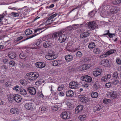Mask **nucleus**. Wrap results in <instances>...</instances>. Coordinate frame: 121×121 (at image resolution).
<instances>
[{
	"label": "nucleus",
	"mask_w": 121,
	"mask_h": 121,
	"mask_svg": "<svg viewBox=\"0 0 121 121\" xmlns=\"http://www.w3.org/2000/svg\"><path fill=\"white\" fill-rule=\"evenodd\" d=\"M20 88H19V86L17 85L15 86V87L13 88V90H15L16 91H19Z\"/></svg>",
	"instance_id": "nucleus-45"
},
{
	"label": "nucleus",
	"mask_w": 121,
	"mask_h": 121,
	"mask_svg": "<svg viewBox=\"0 0 121 121\" xmlns=\"http://www.w3.org/2000/svg\"><path fill=\"white\" fill-rule=\"evenodd\" d=\"M70 116V114L69 113L68 115V113L66 112H63L60 114L61 117L64 119H69Z\"/></svg>",
	"instance_id": "nucleus-1"
},
{
	"label": "nucleus",
	"mask_w": 121,
	"mask_h": 121,
	"mask_svg": "<svg viewBox=\"0 0 121 121\" xmlns=\"http://www.w3.org/2000/svg\"><path fill=\"white\" fill-rule=\"evenodd\" d=\"M51 44V42L47 41L45 42V43L43 44V46L44 47L47 48L49 47Z\"/></svg>",
	"instance_id": "nucleus-22"
},
{
	"label": "nucleus",
	"mask_w": 121,
	"mask_h": 121,
	"mask_svg": "<svg viewBox=\"0 0 121 121\" xmlns=\"http://www.w3.org/2000/svg\"><path fill=\"white\" fill-rule=\"evenodd\" d=\"M108 55L107 54H106V53L105 54L101 55L100 57L101 58H103L104 57H106Z\"/></svg>",
	"instance_id": "nucleus-62"
},
{
	"label": "nucleus",
	"mask_w": 121,
	"mask_h": 121,
	"mask_svg": "<svg viewBox=\"0 0 121 121\" xmlns=\"http://www.w3.org/2000/svg\"><path fill=\"white\" fill-rule=\"evenodd\" d=\"M117 63L119 65H121V60L119 58H117L116 60Z\"/></svg>",
	"instance_id": "nucleus-59"
},
{
	"label": "nucleus",
	"mask_w": 121,
	"mask_h": 121,
	"mask_svg": "<svg viewBox=\"0 0 121 121\" xmlns=\"http://www.w3.org/2000/svg\"><path fill=\"white\" fill-rule=\"evenodd\" d=\"M102 71V69L100 68L96 69L93 72V75L95 77H97L100 75Z\"/></svg>",
	"instance_id": "nucleus-5"
},
{
	"label": "nucleus",
	"mask_w": 121,
	"mask_h": 121,
	"mask_svg": "<svg viewBox=\"0 0 121 121\" xmlns=\"http://www.w3.org/2000/svg\"><path fill=\"white\" fill-rule=\"evenodd\" d=\"M83 106L81 105H78L76 108L75 113L77 114L82 111L83 110Z\"/></svg>",
	"instance_id": "nucleus-7"
},
{
	"label": "nucleus",
	"mask_w": 121,
	"mask_h": 121,
	"mask_svg": "<svg viewBox=\"0 0 121 121\" xmlns=\"http://www.w3.org/2000/svg\"><path fill=\"white\" fill-rule=\"evenodd\" d=\"M45 58L49 60H52L56 58V57L51 54H48L45 56Z\"/></svg>",
	"instance_id": "nucleus-10"
},
{
	"label": "nucleus",
	"mask_w": 121,
	"mask_h": 121,
	"mask_svg": "<svg viewBox=\"0 0 121 121\" xmlns=\"http://www.w3.org/2000/svg\"><path fill=\"white\" fill-rule=\"evenodd\" d=\"M80 37L81 38H85L86 37V36L85 35V34H84L83 33H82L80 34Z\"/></svg>",
	"instance_id": "nucleus-55"
},
{
	"label": "nucleus",
	"mask_w": 121,
	"mask_h": 121,
	"mask_svg": "<svg viewBox=\"0 0 121 121\" xmlns=\"http://www.w3.org/2000/svg\"><path fill=\"white\" fill-rule=\"evenodd\" d=\"M93 52L95 54H99L100 53V51L98 48H96L94 49L93 50Z\"/></svg>",
	"instance_id": "nucleus-34"
},
{
	"label": "nucleus",
	"mask_w": 121,
	"mask_h": 121,
	"mask_svg": "<svg viewBox=\"0 0 121 121\" xmlns=\"http://www.w3.org/2000/svg\"><path fill=\"white\" fill-rule=\"evenodd\" d=\"M23 38V37L21 36L18 37L17 38V39L15 40V42H17L19 41L22 39Z\"/></svg>",
	"instance_id": "nucleus-56"
},
{
	"label": "nucleus",
	"mask_w": 121,
	"mask_h": 121,
	"mask_svg": "<svg viewBox=\"0 0 121 121\" xmlns=\"http://www.w3.org/2000/svg\"><path fill=\"white\" fill-rule=\"evenodd\" d=\"M74 95V93L72 90H69L67 91L66 96L68 97H72Z\"/></svg>",
	"instance_id": "nucleus-21"
},
{
	"label": "nucleus",
	"mask_w": 121,
	"mask_h": 121,
	"mask_svg": "<svg viewBox=\"0 0 121 121\" xmlns=\"http://www.w3.org/2000/svg\"><path fill=\"white\" fill-rule=\"evenodd\" d=\"M20 83L23 85H25L27 84V82L25 80H22L20 81Z\"/></svg>",
	"instance_id": "nucleus-37"
},
{
	"label": "nucleus",
	"mask_w": 121,
	"mask_h": 121,
	"mask_svg": "<svg viewBox=\"0 0 121 121\" xmlns=\"http://www.w3.org/2000/svg\"><path fill=\"white\" fill-rule=\"evenodd\" d=\"M32 33L31 30L28 29L26 30L25 31V33L26 35H29L32 34Z\"/></svg>",
	"instance_id": "nucleus-29"
},
{
	"label": "nucleus",
	"mask_w": 121,
	"mask_h": 121,
	"mask_svg": "<svg viewBox=\"0 0 121 121\" xmlns=\"http://www.w3.org/2000/svg\"><path fill=\"white\" fill-rule=\"evenodd\" d=\"M113 77L115 78H117L118 77V75L117 72H115L113 73Z\"/></svg>",
	"instance_id": "nucleus-53"
},
{
	"label": "nucleus",
	"mask_w": 121,
	"mask_h": 121,
	"mask_svg": "<svg viewBox=\"0 0 121 121\" xmlns=\"http://www.w3.org/2000/svg\"><path fill=\"white\" fill-rule=\"evenodd\" d=\"M67 35L65 34L60 35L58 39V41L60 43H63L65 41L67 38Z\"/></svg>",
	"instance_id": "nucleus-2"
},
{
	"label": "nucleus",
	"mask_w": 121,
	"mask_h": 121,
	"mask_svg": "<svg viewBox=\"0 0 121 121\" xmlns=\"http://www.w3.org/2000/svg\"><path fill=\"white\" fill-rule=\"evenodd\" d=\"M78 68L79 70L82 71L87 69V67L86 65H83L82 66H79Z\"/></svg>",
	"instance_id": "nucleus-26"
},
{
	"label": "nucleus",
	"mask_w": 121,
	"mask_h": 121,
	"mask_svg": "<svg viewBox=\"0 0 121 121\" xmlns=\"http://www.w3.org/2000/svg\"><path fill=\"white\" fill-rule=\"evenodd\" d=\"M6 78H4L0 80V83H3L4 82H6Z\"/></svg>",
	"instance_id": "nucleus-60"
},
{
	"label": "nucleus",
	"mask_w": 121,
	"mask_h": 121,
	"mask_svg": "<svg viewBox=\"0 0 121 121\" xmlns=\"http://www.w3.org/2000/svg\"><path fill=\"white\" fill-rule=\"evenodd\" d=\"M107 32V33H105L104 34V35H103L104 36H105V35H108V34H109V30H105V31L104 32Z\"/></svg>",
	"instance_id": "nucleus-61"
},
{
	"label": "nucleus",
	"mask_w": 121,
	"mask_h": 121,
	"mask_svg": "<svg viewBox=\"0 0 121 121\" xmlns=\"http://www.w3.org/2000/svg\"><path fill=\"white\" fill-rule=\"evenodd\" d=\"M20 58L22 59H24L27 57L26 55L23 54V53H21L19 55Z\"/></svg>",
	"instance_id": "nucleus-33"
},
{
	"label": "nucleus",
	"mask_w": 121,
	"mask_h": 121,
	"mask_svg": "<svg viewBox=\"0 0 121 121\" xmlns=\"http://www.w3.org/2000/svg\"><path fill=\"white\" fill-rule=\"evenodd\" d=\"M58 107L57 105H55L52 107V109L54 111H56L58 109Z\"/></svg>",
	"instance_id": "nucleus-41"
},
{
	"label": "nucleus",
	"mask_w": 121,
	"mask_h": 121,
	"mask_svg": "<svg viewBox=\"0 0 121 121\" xmlns=\"http://www.w3.org/2000/svg\"><path fill=\"white\" fill-rule=\"evenodd\" d=\"M96 11L95 9L93 10L92 11H91V17L94 16L95 14Z\"/></svg>",
	"instance_id": "nucleus-51"
},
{
	"label": "nucleus",
	"mask_w": 121,
	"mask_h": 121,
	"mask_svg": "<svg viewBox=\"0 0 121 121\" xmlns=\"http://www.w3.org/2000/svg\"><path fill=\"white\" fill-rule=\"evenodd\" d=\"M20 93L23 95H25L27 94V91L23 88H20L19 91Z\"/></svg>",
	"instance_id": "nucleus-25"
},
{
	"label": "nucleus",
	"mask_w": 121,
	"mask_h": 121,
	"mask_svg": "<svg viewBox=\"0 0 121 121\" xmlns=\"http://www.w3.org/2000/svg\"><path fill=\"white\" fill-rule=\"evenodd\" d=\"M119 10V9L118 8L113 7L111 9L110 11V13L112 14H115Z\"/></svg>",
	"instance_id": "nucleus-17"
},
{
	"label": "nucleus",
	"mask_w": 121,
	"mask_h": 121,
	"mask_svg": "<svg viewBox=\"0 0 121 121\" xmlns=\"http://www.w3.org/2000/svg\"><path fill=\"white\" fill-rule=\"evenodd\" d=\"M108 36L110 38H112L113 36H115V34L114 33L111 34L109 33V34H108Z\"/></svg>",
	"instance_id": "nucleus-57"
},
{
	"label": "nucleus",
	"mask_w": 121,
	"mask_h": 121,
	"mask_svg": "<svg viewBox=\"0 0 121 121\" xmlns=\"http://www.w3.org/2000/svg\"><path fill=\"white\" fill-rule=\"evenodd\" d=\"M73 29V28L72 26H69L66 28L65 30L66 31H69L72 30Z\"/></svg>",
	"instance_id": "nucleus-39"
},
{
	"label": "nucleus",
	"mask_w": 121,
	"mask_h": 121,
	"mask_svg": "<svg viewBox=\"0 0 121 121\" xmlns=\"http://www.w3.org/2000/svg\"><path fill=\"white\" fill-rule=\"evenodd\" d=\"M35 65L37 67L41 69L45 67L46 64L44 62H38L36 63Z\"/></svg>",
	"instance_id": "nucleus-9"
},
{
	"label": "nucleus",
	"mask_w": 121,
	"mask_h": 121,
	"mask_svg": "<svg viewBox=\"0 0 121 121\" xmlns=\"http://www.w3.org/2000/svg\"><path fill=\"white\" fill-rule=\"evenodd\" d=\"M25 107L28 110H32L33 107L32 104L30 103H27L25 104L24 105Z\"/></svg>",
	"instance_id": "nucleus-13"
},
{
	"label": "nucleus",
	"mask_w": 121,
	"mask_h": 121,
	"mask_svg": "<svg viewBox=\"0 0 121 121\" xmlns=\"http://www.w3.org/2000/svg\"><path fill=\"white\" fill-rule=\"evenodd\" d=\"M78 84V83L77 82H71L69 84V87L70 88L75 89L77 88Z\"/></svg>",
	"instance_id": "nucleus-3"
},
{
	"label": "nucleus",
	"mask_w": 121,
	"mask_h": 121,
	"mask_svg": "<svg viewBox=\"0 0 121 121\" xmlns=\"http://www.w3.org/2000/svg\"><path fill=\"white\" fill-rule=\"evenodd\" d=\"M98 96V94L97 92L91 93V97L93 98H96Z\"/></svg>",
	"instance_id": "nucleus-31"
},
{
	"label": "nucleus",
	"mask_w": 121,
	"mask_h": 121,
	"mask_svg": "<svg viewBox=\"0 0 121 121\" xmlns=\"http://www.w3.org/2000/svg\"><path fill=\"white\" fill-rule=\"evenodd\" d=\"M27 91L31 95H35L36 93L35 89L33 87H29L27 88Z\"/></svg>",
	"instance_id": "nucleus-6"
},
{
	"label": "nucleus",
	"mask_w": 121,
	"mask_h": 121,
	"mask_svg": "<svg viewBox=\"0 0 121 121\" xmlns=\"http://www.w3.org/2000/svg\"><path fill=\"white\" fill-rule=\"evenodd\" d=\"M98 25L94 21L91 22V30H94L96 28H97Z\"/></svg>",
	"instance_id": "nucleus-20"
},
{
	"label": "nucleus",
	"mask_w": 121,
	"mask_h": 121,
	"mask_svg": "<svg viewBox=\"0 0 121 121\" xmlns=\"http://www.w3.org/2000/svg\"><path fill=\"white\" fill-rule=\"evenodd\" d=\"M15 53L14 52H10L8 54V56L9 58L13 59L16 57Z\"/></svg>",
	"instance_id": "nucleus-24"
},
{
	"label": "nucleus",
	"mask_w": 121,
	"mask_h": 121,
	"mask_svg": "<svg viewBox=\"0 0 121 121\" xmlns=\"http://www.w3.org/2000/svg\"><path fill=\"white\" fill-rule=\"evenodd\" d=\"M101 63L103 66H107L109 64V62L108 60L105 59L102 60L101 62Z\"/></svg>",
	"instance_id": "nucleus-19"
},
{
	"label": "nucleus",
	"mask_w": 121,
	"mask_h": 121,
	"mask_svg": "<svg viewBox=\"0 0 121 121\" xmlns=\"http://www.w3.org/2000/svg\"><path fill=\"white\" fill-rule=\"evenodd\" d=\"M108 80L107 78V76H106L103 77L101 79V81L102 82H106Z\"/></svg>",
	"instance_id": "nucleus-50"
},
{
	"label": "nucleus",
	"mask_w": 121,
	"mask_h": 121,
	"mask_svg": "<svg viewBox=\"0 0 121 121\" xmlns=\"http://www.w3.org/2000/svg\"><path fill=\"white\" fill-rule=\"evenodd\" d=\"M31 73H27L26 74V75L25 76V79L28 80H32Z\"/></svg>",
	"instance_id": "nucleus-23"
},
{
	"label": "nucleus",
	"mask_w": 121,
	"mask_h": 121,
	"mask_svg": "<svg viewBox=\"0 0 121 121\" xmlns=\"http://www.w3.org/2000/svg\"><path fill=\"white\" fill-rule=\"evenodd\" d=\"M78 25H79L78 24H75L72 25V28H73V30H76L77 28H78Z\"/></svg>",
	"instance_id": "nucleus-49"
},
{
	"label": "nucleus",
	"mask_w": 121,
	"mask_h": 121,
	"mask_svg": "<svg viewBox=\"0 0 121 121\" xmlns=\"http://www.w3.org/2000/svg\"><path fill=\"white\" fill-rule=\"evenodd\" d=\"M112 85V83L111 82H109L106 83L105 86L106 87L109 88Z\"/></svg>",
	"instance_id": "nucleus-40"
},
{
	"label": "nucleus",
	"mask_w": 121,
	"mask_h": 121,
	"mask_svg": "<svg viewBox=\"0 0 121 121\" xmlns=\"http://www.w3.org/2000/svg\"><path fill=\"white\" fill-rule=\"evenodd\" d=\"M59 34V35H60L61 34H65V30H63L61 31H60L58 32Z\"/></svg>",
	"instance_id": "nucleus-47"
},
{
	"label": "nucleus",
	"mask_w": 121,
	"mask_h": 121,
	"mask_svg": "<svg viewBox=\"0 0 121 121\" xmlns=\"http://www.w3.org/2000/svg\"><path fill=\"white\" fill-rule=\"evenodd\" d=\"M13 98L15 101L19 103L20 102L22 99L21 96L18 94H15L13 95Z\"/></svg>",
	"instance_id": "nucleus-8"
},
{
	"label": "nucleus",
	"mask_w": 121,
	"mask_h": 121,
	"mask_svg": "<svg viewBox=\"0 0 121 121\" xmlns=\"http://www.w3.org/2000/svg\"><path fill=\"white\" fill-rule=\"evenodd\" d=\"M119 81L117 80H115L112 82V83L114 85H116L119 83Z\"/></svg>",
	"instance_id": "nucleus-54"
},
{
	"label": "nucleus",
	"mask_w": 121,
	"mask_h": 121,
	"mask_svg": "<svg viewBox=\"0 0 121 121\" xmlns=\"http://www.w3.org/2000/svg\"><path fill=\"white\" fill-rule=\"evenodd\" d=\"M111 100L109 99H104L103 101L104 103L105 104H108L110 102Z\"/></svg>",
	"instance_id": "nucleus-36"
},
{
	"label": "nucleus",
	"mask_w": 121,
	"mask_h": 121,
	"mask_svg": "<svg viewBox=\"0 0 121 121\" xmlns=\"http://www.w3.org/2000/svg\"><path fill=\"white\" fill-rule=\"evenodd\" d=\"M61 61L59 60H55L52 61V64L54 66L59 65L61 64Z\"/></svg>",
	"instance_id": "nucleus-14"
},
{
	"label": "nucleus",
	"mask_w": 121,
	"mask_h": 121,
	"mask_svg": "<svg viewBox=\"0 0 121 121\" xmlns=\"http://www.w3.org/2000/svg\"><path fill=\"white\" fill-rule=\"evenodd\" d=\"M80 79L82 81L89 82H91V77L88 75L82 76L80 78Z\"/></svg>",
	"instance_id": "nucleus-4"
},
{
	"label": "nucleus",
	"mask_w": 121,
	"mask_h": 121,
	"mask_svg": "<svg viewBox=\"0 0 121 121\" xmlns=\"http://www.w3.org/2000/svg\"><path fill=\"white\" fill-rule=\"evenodd\" d=\"M10 14L11 16H13L14 17L18 16H19V14L18 13L14 12H12Z\"/></svg>",
	"instance_id": "nucleus-44"
},
{
	"label": "nucleus",
	"mask_w": 121,
	"mask_h": 121,
	"mask_svg": "<svg viewBox=\"0 0 121 121\" xmlns=\"http://www.w3.org/2000/svg\"><path fill=\"white\" fill-rule=\"evenodd\" d=\"M32 47H31V48L32 49H39L41 47L40 46H35V45L33 44V45H32Z\"/></svg>",
	"instance_id": "nucleus-38"
},
{
	"label": "nucleus",
	"mask_w": 121,
	"mask_h": 121,
	"mask_svg": "<svg viewBox=\"0 0 121 121\" xmlns=\"http://www.w3.org/2000/svg\"><path fill=\"white\" fill-rule=\"evenodd\" d=\"M86 116L85 115H80L79 117L78 118L79 120L81 121H83L86 119Z\"/></svg>",
	"instance_id": "nucleus-32"
},
{
	"label": "nucleus",
	"mask_w": 121,
	"mask_h": 121,
	"mask_svg": "<svg viewBox=\"0 0 121 121\" xmlns=\"http://www.w3.org/2000/svg\"><path fill=\"white\" fill-rule=\"evenodd\" d=\"M65 58L67 62H69L72 60L73 59V56L70 55H67L65 56Z\"/></svg>",
	"instance_id": "nucleus-15"
},
{
	"label": "nucleus",
	"mask_w": 121,
	"mask_h": 121,
	"mask_svg": "<svg viewBox=\"0 0 121 121\" xmlns=\"http://www.w3.org/2000/svg\"><path fill=\"white\" fill-rule=\"evenodd\" d=\"M103 106L102 105H100L98 104L93 108V111L94 112L99 111L103 108Z\"/></svg>",
	"instance_id": "nucleus-18"
},
{
	"label": "nucleus",
	"mask_w": 121,
	"mask_h": 121,
	"mask_svg": "<svg viewBox=\"0 0 121 121\" xmlns=\"http://www.w3.org/2000/svg\"><path fill=\"white\" fill-rule=\"evenodd\" d=\"M40 33H37V34H34V35H33L31 36H30L29 37H27V38L26 39H24V40H22V41L21 42H22V41H25L26 40H27L29 39H30V38H32L35 36H36L37 35H38L39 34H40Z\"/></svg>",
	"instance_id": "nucleus-35"
},
{
	"label": "nucleus",
	"mask_w": 121,
	"mask_h": 121,
	"mask_svg": "<svg viewBox=\"0 0 121 121\" xmlns=\"http://www.w3.org/2000/svg\"><path fill=\"white\" fill-rule=\"evenodd\" d=\"M93 88L95 90H97L100 87V85L99 82L98 81H96L94 84L93 86Z\"/></svg>",
	"instance_id": "nucleus-16"
},
{
	"label": "nucleus",
	"mask_w": 121,
	"mask_h": 121,
	"mask_svg": "<svg viewBox=\"0 0 121 121\" xmlns=\"http://www.w3.org/2000/svg\"><path fill=\"white\" fill-rule=\"evenodd\" d=\"M84 34H85V35L86 36V37L89 35L90 33L89 32L87 31L86 32H83Z\"/></svg>",
	"instance_id": "nucleus-64"
},
{
	"label": "nucleus",
	"mask_w": 121,
	"mask_h": 121,
	"mask_svg": "<svg viewBox=\"0 0 121 121\" xmlns=\"http://www.w3.org/2000/svg\"><path fill=\"white\" fill-rule=\"evenodd\" d=\"M118 0H112V2L113 4H120Z\"/></svg>",
	"instance_id": "nucleus-42"
},
{
	"label": "nucleus",
	"mask_w": 121,
	"mask_h": 121,
	"mask_svg": "<svg viewBox=\"0 0 121 121\" xmlns=\"http://www.w3.org/2000/svg\"><path fill=\"white\" fill-rule=\"evenodd\" d=\"M59 35V34L58 32H57L54 34L52 36V37L53 38H54L58 36Z\"/></svg>",
	"instance_id": "nucleus-52"
},
{
	"label": "nucleus",
	"mask_w": 121,
	"mask_h": 121,
	"mask_svg": "<svg viewBox=\"0 0 121 121\" xmlns=\"http://www.w3.org/2000/svg\"><path fill=\"white\" fill-rule=\"evenodd\" d=\"M76 56L78 57H80L82 56V53L80 51H78L76 53Z\"/></svg>",
	"instance_id": "nucleus-43"
},
{
	"label": "nucleus",
	"mask_w": 121,
	"mask_h": 121,
	"mask_svg": "<svg viewBox=\"0 0 121 121\" xmlns=\"http://www.w3.org/2000/svg\"><path fill=\"white\" fill-rule=\"evenodd\" d=\"M41 81H42V80H39L38 81L36 82L35 83V84L36 85H40L42 84V83L41 82Z\"/></svg>",
	"instance_id": "nucleus-46"
},
{
	"label": "nucleus",
	"mask_w": 121,
	"mask_h": 121,
	"mask_svg": "<svg viewBox=\"0 0 121 121\" xmlns=\"http://www.w3.org/2000/svg\"><path fill=\"white\" fill-rule=\"evenodd\" d=\"M9 65L11 66L12 67L15 66L17 64V63L13 60H11L10 61L9 63Z\"/></svg>",
	"instance_id": "nucleus-28"
},
{
	"label": "nucleus",
	"mask_w": 121,
	"mask_h": 121,
	"mask_svg": "<svg viewBox=\"0 0 121 121\" xmlns=\"http://www.w3.org/2000/svg\"><path fill=\"white\" fill-rule=\"evenodd\" d=\"M57 15V14H53L52 15L50 16L49 17V19H52L54 17H55L56 15Z\"/></svg>",
	"instance_id": "nucleus-58"
},
{
	"label": "nucleus",
	"mask_w": 121,
	"mask_h": 121,
	"mask_svg": "<svg viewBox=\"0 0 121 121\" xmlns=\"http://www.w3.org/2000/svg\"><path fill=\"white\" fill-rule=\"evenodd\" d=\"M59 34V35H60L61 34H65V30H63L61 31H60L58 32Z\"/></svg>",
	"instance_id": "nucleus-48"
},
{
	"label": "nucleus",
	"mask_w": 121,
	"mask_h": 121,
	"mask_svg": "<svg viewBox=\"0 0 121 121\" xmlns=\"http://www.w3.org/2000/svg\"><path fill=\"white\" fill-rule=\"evenodd\" d=\"M116 50L114 49H112L107 52L106 54L107 55H109L116 52Z\"/></svg>",
	"instance_id": "nucleus-30"
},
{
	"label": "nucleus",
	"mask_w": 121,
	"mask_h": 121,
	"mask_svg": "<svg viewBox=\"0 0 121 121\" xmlns=\"http://www.w3.org/2000/svg\"><path fill=\"white\" fill-rule=\"evenodd\" d=\"M32 81L36 79L39 76V74L37 72H31Z\"/></svg>",
	"instance_id": "nucleus-12"
},
{
	"label": "nucleus",
	"mask_w": 121,
	"mask_h": 121,
	"mask_svg": "<svg viewBox=\"0 0 121 121\" xmlns=\"http://www.w3.org/2000/svg\"><path fill=\"white\" fill-rule=\"evenodd\" d=\"M95 46V43H94L91 42V49Z\"/></svg>",
	"instance_id": "nucleus-63"
},
{
	"label": "nucleus",
	"mask_w": 121,
	"mask_h": 121,
	"mask_svg": "<svg viewBox=\"0 0 121 121\" xmlns=\"http://www.w3.org/2000/svg\"><path fill=\"white\" fill-rule=\"evenodd\" d=\"M10 112L12 113L16 114L18 113V111L17 108H14L11 109H10Z\"/></svg>",
	"instance_id": "nucleus-27"
},
{
	"label": "nucleus",
	"mask_w": 121,
	"mask_h": 121,
	"mask_svg": "<svg viewBox=\"0 0 121 121\" xmlns=\"http://www.w3.org/2000/svg\"><path fill=\"white\" fill-rule=\"evenodd\" d=\"M109 95L113 99L116 98L117 97V93L115 91H113L111 92H109L108 93V95Z\"/></svg>",
	"instance_id": "nucleus-11"
}]
</instances>
